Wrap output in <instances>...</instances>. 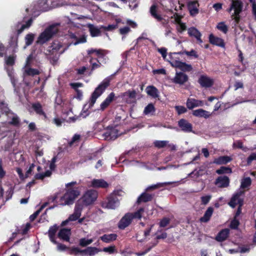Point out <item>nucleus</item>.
Returning a JSON list of instances; mask_svg holds the SVG:
<instances>
[{
	"label": "nucleus",
	"mask_w": 256,
	"mask_h": 256,
	"mask_svg": "<svg viewBox=\"0 0 256 256\" xmlns=\"http://www.w3.org/2000/svg\"><path fill=\"white\" fill-rule=\"evenodd\" d=\"M211 198H212V196H210V195H207V196H202L200 198L202 204H204V205L207 204L210 201Z\"/></svg>",
	"instance_id": "obj_60"
},
{
	"label": "nucleus",
	"mask_w": 256,
	"mask_h": 256,
	"mask_svg": "<svg viewBox=\"0 0 256 256\" xmlns=\"http://www.w3.org/2000/svg\"><path fill=\"white\" fill-rule=\"evenodd\" d=\"M188 80V76L183 72H176L174 77L171 79L172 82L180 85L184 84Z\"/></svg>",
	"instance_id": "obj_9"
},
{
	"label": "nucleus",
	"mask_w": 256,
	"mask_h": 256,
	"mask_svg": "<svg viewBox=\"0 0 256 256\" xmlns=\"http://www.w3.org/2000/svg\"><path fill=\"white\" fill-rule=\"evenodd\" d=\"M132 218L131 212L126 213L118 222V228L120 230H124L130 226L132 220Z\"/></svg>",
	"instance_id": "obj_10"
},
{
	"label": "nucleus",
	"mask_w": 256,
	"mask_h": 256,
	"mask_svg": "<svg viewBox=\"0 0 256 256\" xmlns=\"http://www.w3.org/2000/svg\"><path fill=\"white\" fill-rule=\"evenodd\" d=\"M175 110H176L178 114L180 115L182 114H184L187 112V109L184 106H175Z\"/></svg>",
	"instance_id": "obj_57"
},
{
	"label": "nucleus",
	"mask_w": 256,
	"mask_h": 256,
	"mask_svg": "<svg viewBox=\"0 0 256 256\" xmlns=\"http://www.w3.org/2000/svg\"><path fill=\"white\" fill-rule=\"evenodd\" d=\"M40 74L39 70L36 68H28L24 70V74L25 76H34L36 75H38Z\"/></svg>",
	"instance_id": "obj_36"
},
{
	"label": "nucleus",
	"mask_w": 256,
	"mask_h": 256,
	"mask_svg": "<svg viewBox=\"0 0 256 256\" xmlns=\"http://www.w3.org/2000/svg\"><path fill=\"white\" fill-rule=\"evenodd\" d=\"M118 28L117 24H109L107 26H102L100 28L106 31H112Z\"/></svg>",
	"instance_id": "obj_62"
},
{
	"label": "nucleus",
	"mask_w": 256,
	"mask_h": 256,
	"mask_svg": "<svg viewBox=\"0 0 256 256\" xmlns=\"http://www.w3.org/2000/svg\"><path fill=\"white\" fill-rule=\"evenodd\" d=\"M6 63L8 66H12L15 63V57L14 56H8L6 60Z\"/></svg>",
	"instance_id": "obj_59"
},
{
	"label": "nucleus",
	"mask_w": 256,
	"mask_h": 256,
	"mask_svg": "<svg viewBox=\"0 0 256 256\" xmlns=\"http://www.w3.org/2000/svg\"><path fill=\"white\" fill-rule=\"evenodd\" d=\"M170 218L166 217L160 220L159 223L160 226L161 228H164L170 224Z\"/></svg>",
	"instance_id": "obj_58"
},
{
	"label": "nucleus",
	"mask_w": 256,
	"mask_h": 256,
	"mask_svg": "<svg viewBox=\"0 0 256 256\" xmlns=\"http://www.w3.org/2000/svg\"><path fill=\"white\" fill-rule=\"evenodd\" d=\"M144 208H140L134 212L131 213V217H132V220H133L134 218H138L140 220L142 218V214L144 212Z\"/></svg>",
	"instance_id": "obj_45"
},
{
	"label": "nucleus",
	"mask_w": 256,
	"mask_h": 256,
	"mask_svg": "<svg viewBox=\"0 0 256 256\" xmlns=\"http://www.w3.org/2000/svg\"><path fill=\"white\" fill-rule=\"evenodd\" d=\"M172 184V182H164V183H158L156 184H154V185H152V186H150L148 187L146 190L147 191L152 190L158 188L160 187H162L164 186L170 185Z\"/></svg>",
	"instance_id": "obj_44"
},
{
	"label": "nucleus",
	"mask_w": 256,
	"mask_h": 256,
	"mask_svg": "<svg viewBox=\"0 0 256 256\" xmlns=\"http://www.w3.org/2000/svg\"><path fill=\"white\" fill-rule=\"evenodd\" d=\"M93 240L86 239V238H82L80 240L79 245L82 247L86 246L93 242Z\"/></svg>",
	"instance_id": "obj_50"
},
{
	"label": "nucleus",
	"mask_w": 256,
	"mask_h": 256,
	"mask_svg": "<svg viewBox=\"0 0 256 256\" xmlns=\"http://www.w3.org/2000/svg\"><path fill=\"white\" fill-rule=\"evenodd\" d=\"M198 82L202 88H210L214 84V80L206 76L202 75L198 80Z\"/></svg>",
	"instance_id": "obj_13"
},
{
	"label": "nucleus",
	"mask_w": 256,
	"mask_h": 256,
	"mask_svg": "<svg viewBox=\"0 0 256 256\" xmlns=\"http://www.w3.org/2000/svg\"><path fill=\"white\" fill-rule=\"evenodd\" d=\"M84 206L80 203V200H78L75 204L74 213L80 217Z\"/></svg>",
	"instance_id": "obj_40"
},
{
	"label": "nucleus",
	"mask_w": 256,
	"mask_h": 256,
	"mask_svg": "<svg viewBox=\"0 0 256 256\" xmlns=\"http://www.w3.org/2000/svg\"><path fill=\"white\" fill-rule=\"evenodd\" d=\"M185 54L187 55L188 56H193V57H194L196 58H198V54L197 52L195 50H194L193 49H192L190 52L187 51L186 50H184L183 51H181V52H173V53L171 54L172 55V54H174V55H176V54L182 55V54Z\"/></svg>",
	"instance_id": "obj_35"
},
{
	"label": "nucleus",
	"mask_w": 256,
	"mask_h": 256,
	"mask_svg": "<svg viewBox=\"0 0 256 256\" xmlns=\"http://www.w3.org/2000/svg\"><path fill=\"white\" fill-rule=\"evenodd\" d=\"M150 12L152 16L157 20L158 22H162L163 18L161 14L158 13V7L155 4H152L150 10Z\"/></svg>",
	"instance_id": "obj_26"
},
{
	"label": "nucleus",
	"mask_w": 256,
	"mask_h": 256,
	"mask_svg": "<svg viewBox=\"0 0 256 256\" xmlns=\"http://www.w3.org/2000/svg\"><path fill=\"white\" fill-rule=\"evenodd\" d=\"M192 114L196 116L205 118H208L210 115L208 112L201 108L194 110Z\"/></svg>",
	"instance_id": "obj_31"
},
{
	"label": "nucleus",
	"mask_w": 256,
	"mask_h": 256,
	"mask_svg": "<svg viewBox=\"0 0 256 256\" xmlns=\"http://www.w3.org/2000/svg\"><path fill=\"white\" fill-rule=\"evenodd\" d=\"M88 28H89V30L90 34V36L92 37L98 36L101 34L100 28L94 26L92 24H90L88 26Z\"/></svg>",
	"instance_id": "obj_33"
},
{
	"label": "nucleus",
	"mask_w": 256,
	"mask_h": 256,
	"mask_svg": "<svg viewBox=\"0 0 256 256\" xmlns=\"http://www.w3.org/2000/svg\"><path fill=\"white\" fill-rule=\"evenodd\" d=\"M234 10H242L243 3L240 0H231Z\"/></svg>",
	"instance_id": "obj_39"
},
{
	"label": "nucleus",
	"mask_w": 256,
	"mask_h": 256,
	"mask_svg": "<svg viewBox=\"0 0 256 256\" xmlns=\"http://www.w3.org/2000/svg\"><path fill=\"white\" fill-rule=\"evenodd\" d=\"M34 36L33 34L30 33L26 34L25 36L26 45L28 46L31 45L34 40Z\"/></svg>",
	"instance_id": "obj_48"
},
{
	"label": "nucleus",
	"mask_w": 256,
	"mask_h": 256,
	"mask_svg": "<svg viewBox=\"0 0 256 256\" xmlns=\"http://www.w3.org/2000/svg\"><path fill=\"white\" fill-rule=\"evenodd\" d=\"M118 130L116 126H108L106 129V132L103 134V136L106 140H114L118 136Z\"/></svg>",
	"instance_id": "obj_5"
},
{
	"label": "nucleus",
	"mask_w": 256,
	"mask_h": 256,
	"mask_svg": "<svg viewBox=\"0 0 256 256\" xmlns=\"http://www.w3.org/2000/svg\"><path fill=\"white\" fill-rule=\"evenodd\" d=\"M80 134H75L72 140L68 142V145L71 146H72V144L75 142H76L80 140Z\"/></svg>",
	"instance_id": "obj_64"
},
{
	"label": "nucleus",
	"mask_w": 256,
	"mask_h": 256,
	"mask_svg": "<svg viewBox=\"0 0 256 256\" xmlns=\"http://www.w3.org/2000/svg\"><path fill=\"white\" fill-rule=\"evenodd\" d=\"M198 7L199 4L198 1L194 0L188 2V8L191 16H194L198 14Z\"/></svg>",
	"instance_id": "obj_15"
},
{
	"label": "nucleus",
	"mask_w": 256,
	"mask_h": 256,
	"mask_svg": "<svg viewBox=\"0 0 256 256\" xmlns=\"http://www.w3.org/2000/svg\"><path fill=\"white\" fill-rule=\"evenodd\" d=\"M215 184L220 188H226L230 184L229 178L227 176H218L216 180Z\"/></svg>",
	"instance_id": "obj_19"
},
{
	"label": "nucleus",
	"mask_w": 256,
	"mask_h": 256,
	"mask_svg": "<svg viewBox=\"0 0 256 256\" xmlns=\"http://www.w3.org/2000/svg\"><path fill=\"white\" fill-rule=\"evenodd\" d=\"M186 105L188 109L192 110L195 107L202 106L204 105V102L202 100L188 98L186 100Z\"/></svg>",
	"instance_id": "obj_17"
},
{
	"label": "nucleus",
	"mask_w": 256,
	"mask_h": 256,
	"mask_svg": "<svg viewBox=\"0 0 256 256\" xmlns=\"http://www.w3.org/2000/svg\"><path fill=\"white\" fill-rule=\"evenodd\" d=\"M91 186L94 188H106L108 184L103 179H94L92 181Z\"/></svg>",
	"instance_id": "obj_24"
},
{
	"label": "nucleus",
	"mask_w": 256,
	"mask_h": 256,
	"mask_svg": "<svg viewBox=\"0 0 256 256\" xmlns=\"http://www.w3.org/2000/svg\"><path fill=\"white\" fill-rule=\"evenodd\" d=\"M216 28L224 32V34H226L228 31V26L224 24V22H220L218 23Z\"/></svg>",
	"instance_id": "obj_52"
},
{
	"label": "nucleus",
	"mask_w": 256,
	"mask_h": 256,
	"mask_svg": "<svg viewBox=\"0 0 256 256\" xmlns=\"http://www.w3.org/2000/svg\"><path fill=\"white\" fill-rule=\"evenodd\" d=\"M232 158L228 156H220L214 160V163L216 164H226L228 162H231Z\"/></svg>",
	"instance_id": "obj_28"
},
{
	"label": "nucleus",
	"mask_w": 256,
	"mask_h": 256,
	"mask_svg": "<svg viewBox=\"0 0 256 256\" xmlns=\"http://www.w3.org/2000/svg\"><path fill=\"white\" fill-rule=\"evenodd\" d=\"M115 94L114 92H110L100 105V110H104L106 109L110 104V103L114 100Z\"/></svg>",
	"instance_id": "obj_22"
},
{
	"label": "nucleus",
	"mask_w": 256,
	"mask_h": 256,
	"mask_svg": "<svg viewBox=\"0 0 256 256\" xmlns=\"http://www.w3.org/2000/svg\"><path fill=\"white\" fill-rule=\"evenodd\" d=\"M158 244V242L156 240L155 242H152L151 243L152 245L149 246L147 248H146L144 252H138L136 254L138 256H142L146 254L148 252H149L152 248L156 246Z\"/></svg>",
	"instance_id": "obj_46"
},
{
	"label": "nucleus",
	"mask_w": 256,
	"mask_h": 256,
	"mask_svg": "<svg viewBox=\"0 0 256 256\" xmlns=\"http://www.w3.org/2000/svg\"><path fill=\"white\" fill-rule=\"evenodd\" d=\"M240 225V222L237 218L234 217V218L231 221L230 227L232 229L236 230Z\"/></svg>",
	"instance_id": "obj_55"
},
{
	"label": "nucleus",
	"mask_w": 256,
	"mask_h": 256,
	"mask_svg": "<svg viewBox=\"0 0 256 256\" xmlns=\"http://www.w3.org/2000/svg\"><path fill=\"white\" fill-rule=\"evenodd\" d=\"M232 147L234 148H240L242 150L244 151H246V148H244L243 146V142L240 140L234 142L233 143Z\"/></svg>",
	"instance_id": "obj_54"
},
{
	"label": "nucleus",
	"mask_w": 256,
	"mask_h": 256,
	"mask_svg": "<svg viewBox=\"0 0 256 256\" xmlns=\"http://www.w3.org/2000/svg\"><path fill=\"white\" fill-rule=\"evenodd\" d=\"M188 33L190 36L194 37L199 44H202V40L201 39L202 34L196 28L191 27L189 28Z\"/></svg>",
	"instance_id": "obj_21"
},
{
	"label": "nucleus",
	"mask_w": 256,
	"mask_h": 256,
	"mask_svg": "<svg viewBox=\"0 0 256 256\" xmlns=\"http://www.w3.org/2000/svg\"><path fill=\"white\" fill-rule=\"evenodd\" d=\"M117 234H104L100 238V240L106 243L114 241L116 239Z\"/></svg>",
	"instance_id": "obj_34"
},
{
	"label": "nucleus",
	"mask_w": 256,
	"mask_h": 256,
	"mask_svg": "<svg viewBox=\"0 0 256 256\" xmlns=\"http://www.w3.org/2000/svg\"><path fill=\"white\" fill-rule=\"evenodd\" d=\"M156 111V108L154 105L150 103L147 105L144 110V113L145 114H148L151 112H154Z\"/></svg>",
	"instance_id": "obj_47"
},
{
	"label": "nucleus",
	"mask_w": 256,
	"mask_h": 256,
	"mask_svg": "<svg viewBox=\"0 0 256 256\" xmlns=\"http://www.w3.org/2000/svg\"><path fill=\"white\" fill-rule=\"evenodd\" d=\"M69 254L77 256L79 254H84V250H82L78 247L72 246L69 248Z\"/></svg>",
	"instance_id": "obj_42"
},
{
	"label": "nucleus",
	"mask_w": 256,
	"mask_h": 256,
	"mask_svg": "<svg viewBox=\"0 0 256 256\" xmlns=\"http://www.w3.org/2000/svg\"><path fill=\"white\" fill-rule=\"evenodd\" d=\"M230 234V230L224 228L221 230L216 236L215 240L218 242L224 241L228 238Z\"/></svg>",
	"instance_id": "obj_25"
},
{
	"label": "nucleus",
	"mask_w": 256,
	"mask_h": 256,
	"mask_svg": "<svg viewBox=\"0 0 256 256\" xmlns=\"http://www.w3.org/2000/svg\"><path fill=\"white\" fill-rule=\"evenodd\" d=\"M62 48V44L59 42L57 40H54L52 43L51 46L48 48V49L47 50V52H48V54H58V52Z\"/></svg>",
	"instance_id": "obj_14"
},
{
	"label": "nucleus",
	"mask_w": 256,
	"mask_h": 256,
	"mask_svg": "<svg viewBox=\"0 0 256 256\" xmlns=\"http://www.w3.org/2000/svg\"><path fill=\"white\" fill-rule=\"evenodd\" d=\"M76 184V181H72L66 184L65 192L60 198V202L62 206L73 204L76 198L80 195V188L74 186Z\"/></svg>",
	"instance_id": "obj_1"
},
{
	"label": "nucleus",
	"mask_w": 256,
	"mask_h": 256,
	"mask_svg": "<svg viewBox=\"0 0 256 256\" xmlns=\"http://www.w3.org/2000/svg\"><path fill=\"white\" fill-rule=\"evenodd\" d=\"M60 23L54 24L47 27L43 32L38 36L36 43L37 44H43L49 41L58 32Z\"/></svg>",
	"instance_id": "obj_2"
},
{
	"label": "nucleus",
	"mask_w": 256,
	"mask_h": 256,
	"mask_svg": "<svg viewBox=\"0 0 256 256\" xmlns=\"http://www.w3.org/2000/svg\"><path fill=\"white\" fill-rule=\"evenodd\" d=\"M84 254H88L90 256H92L98 253L100 250L96 247L90 246L84 250Z\"/></svg>",
	"instance_id": "obj_37"
},
{
	"label": "nucleus",
	"mask_w": 256,
	"mask_h": 256,
	"mask_svg": "<svg viewBox=\"0 0 256 256\" xmlns=\"http://www.w3.org/2000/svg\"><path fill=\"white\" fill-rule=\"evenodd\" d=\"M182 16L180 15L178 13L175 12L172 16H171V18L174 19V22L176 24L180 23L182 22Z\"/></svg>",
	"instance_id": "obj_61"
},
{
	"label": "nucleus",
	"mask_w": 256,
	"mask_h": 256,
	"mask_svg": "<svg viewBox=\"0 0 256 256\" xmlns=\"http://www.w3.org/2000/svg\"><path fill=\"white\" fill-rule=\"evenodd\" d=\"M32 18L29 19L26 22V24H22L20 28L18 30V34H20L22 33L25 28H28L32 24Z\"/></svg>",
	"instance_id": "obj_53"
},
{
	"label": "nucleus",
	"mask_w": 256,
	"mask_h": 256,
	"mask_svg": "<svg viewBox=\"0 0 256 256\" xmlns=\"http://www.w3.org/2000/svg\"><path fill=\"white\" fill-rule=\"evenodd\" d=\"M244 194V192L240 190L234 193L231 198L230 201L228 202V204L232 208H234L236 205L239 206L240 202L244 204V198L241 196Z\"/></svg>",
	"instance_id": "obj_7"
},
{
	"label": "nucleus",
	"mask_w": 256,
	"mask_h": 256,
	"mask_svg": "<svg viewBox=\"0 0 256 256\" xmlns=\"http://www.w3.org/2000/svg\"><path fill=\"white\" fill-rule=\"evenodd\" d=\"M88 56H90L92 54H95L96 55L98 56V60H100L102 58H104L106 56V55L107 53L106 50L102 49H94V48H90V50H88Z\"/></svg>",
	"instance_id": "obj_20"
},
{
	"label": "nucleus",
	"mask_w": 256,
	"mask_h": 256,
	"mask_svg": "<svg viewBox=\"0 0 256 256\" xmlns=\"http://www.w3.org/2000/svg\"><path fill=\"white\" fill-rule=\"evenodd\" d=\"M111 80L112 78L110 76L106 78L98 86L95 88L90 100L89 108L93 106L96 99L102 94L106 88L110 86Z\"/></svg>",
	"instance_id": "obj_3"
},
{
	"label": "nucleus",
	"mask_w": 256,
	"mask_h": 256,
	"mask_svg": "<svg viewBox=\"0 0 256 256\" xmlns=\"http://www.w3.org/2000/svg\"><path fill=\"white\" fill-rule=\"evenodd\" d=\"M252 184V180L250 177L244 178L242 180L240 188L244 189L248 188Z\"/></svg>",
	"instance_id": "obj_41"
},
{
	"label": "nucleus",
	"mask_w": 256,
	"mask_h": 256,
	"mask_svg": "<svg viewBox=\"0 0 256 256\" xmlns=\"http://www.w3.org/2000/svg\"><path fill=\"white\" fill-rule=\"evenodd\" d=\"M136 94H137L135 90H128V91L122 93L121 96L122 98L128 96V98L126 99V102L127 104H131L136 102Z\"/></svg>",
	"instance_id": "obj_11"
},
{
	"label": "nucleus",
	"mask_w": 256,
	"mask_h": 256,
	"mask_svg": "<svg viewBox=\"0 0 256 256\" xmlns=\"http://www.w3.org/2000/svg\"><path fill=\"white\" fill-rule=\"evenodd\" d=\"M171 64L172 66L180 69L182 71L181 72H190L192 70V65L185 62L174 60H172Z\"/></svg>",
	"instance_id": "obj_8"
},
{
	"label": "nucleus",
	"mask_w": 256,
	"mask_h": 256,
	"mask_svg": "<svg viewBox=\"0 0 256 256\" xmlns=\"http://www.w3.org/2000/svg\"><path fill=\"white\" fill-rule=\"evenodd\" d=\"M118 204V200L115 196H110L107 199L102 202L101 206L103 208L114 209Z\"/></svg>",
	"instance_id": "obj_6"
},
{
	"label": "nucleus",
	"mask_w": 256,
	"mask_h": 256,
	"mask_svg": "<svg viewBox=\"0 0 256 256\" xmlns=\"http://www.w3.org/2000/svg\"><path fill=\"white\" fill-rule=\"evenodd\" d=\"M178 126L184 132H192V125L186 119L182 118L178 120Z\"/></svg>",
	"instance_id": "obj_12"
},
{
	"label": "nucleus",
	"mask_w": 256,
	"mask_h": 256,
	"mask_svg": "<svg viewBox=\"0 0 256 256\" xmlns=\"http://www.w3.org/2000/svg\"><path fill=\"white\" fill-rule=\"evenodd\" d=\"M168 142L166 140H156L154 144L155 147L158 148H164L166 146Z\"/></svg>",
	"instance_id": "obj_49"
},
{
	"label": "nucleus",
	"mask_w": 256,
	"mask_h": 256,
	"mask_svg": "<svg viewBox=\"0 0 256 256\" xmlns=\"http://www.w3.org/2000/svg\"><path fill=\"white\" fill-rule=\"evenodd\" d=\"M58 226H57L56 224H55L50 226L48 231L50 240L54 244H58V242L56 240V234L58 231Z\"/></svg>",
	"instance_id": "obj_27"
},
{
	"label": "nucleus",
	"mask_w": 256,
	"mask_h": 256,
	"mask_svg": "<svg viewBox=\"0 0 256 256\" xmlns=\"http://www.w3.org/2000/svg\"><path fill=\"white\" fill-rule=\"evenodd\" d=\"M98 198V192L94 190H86L78 200L84 206H87L94 204Z\"/></svg>",
	"instance_id": "obj_4"
},
{
	"label": "nucleus",
	"mask_w": 256,
	"mask_h": 256,
	"mask_svg": "<svg viewBox=\"0 0 256 256\" xmlns=\"http://www.w3.org/2000/svg\"><path fill=\"white\" fill-rule=\"evenodd\" d=\"M0 110L2 114H5L6 116H8V114L10 113V110L8 104L4 100L0 102Z\"/></svg>",
	"instance_id": "obj_38"
},
{
	"label": "nucleus",
	"mask_w": 256,
	"mask_h": 256,
	"mask_svg": "<svg viewBox=\"0 0 256 256\" xmlns=\"http://www.w3.org/2000/svg\"><path fill=\"white\" fill-rule=\"evenodd\" d=\"M14 194V188L12 186H10L8 190L6 192V200L10 199Z\"/></svg>",
	"instance_id": "obj_63"
},
{
	"label": "nucleus",
	"mask_w": 256,
	"mask_h": 256,
	"mask_svg": "<svg viewBox=\"0 0 256 256\" xmlns=\"http://www.w3.org/2000/svg\"><path fill=\"white\" fill-rule=\"evenodd\" d=\"M147 94L153 98H157L159 96L158 90L154 86H148L146 89Z\"/></svg>",
	"instance_id": "obj_30"
},
{
	"label": "nucleus",
	"mask_w": 256,
	"mask_h": 256,
	"mask_svg": "<svg viewBox=\"0 0 256 256\" xmlns=\"http://www.w3.org/2000/svg\"><path fill=\"white\" fill-rule=\"evenodd\" d=\"M213 212V208H208L206 210L205 212L204 216L200 218V221L203 222H208Z\"/></svg>",
	"instance_id": "obj_32"
},
{
	"label": "nucleus",
	"mask_w": 256,
	"mask_h": 256,
	"mask_svg": "<svg viewBox=\"0 0 256 256\" xmlns=\"http://www.w3.org/2000/svg\"><path fill=\"white\" fill-rule=\"evenodd\" d=\"M92 60H93V58H91L90 60V62L92 64V68H91L92 71L94 70H95L96 68H99L100 67V66L102 65L100 62V60H98V58H96V61L98 62V63L92 62Z\"/></svg>",
	"instance_id": "obj_56"
},
{
	"label": "nucleus",
	"mask_w": 256,
	"mask_h": 256,
	"mask_svg": "<svg viewBox=\"0 0 256 256\" xmlns=\"http://www.w3.org/2000/svg\"><path fill=\"white\" fill-rule=\"evenodd\" d=\"M71 235L70 230L66 228H63L59 231L58 236L64 241L70 242Z\"/></svg>",
	"instance_id": "obj_16"
},
{
	"label": "nucleus",
	"mask_w": 256,
	"mask_h": 256,
	"mask_svg": "<svg viewBox=\"0 0 256 256\" xmlns=\"http://www.w3.org/2000/svg\"><path fill=\"white\" fill-rule=\"evenodd\" d=\"M8 124L14 126H19L20 124V120L16 114H14L12 118V120L9 122Z\"/></svg>",
	"instance_id": "obj_51"
},
{
	"label": "nucleus",
	"mask_w": 256,
	"mask_h": 256,
	"mask_svg": "<svg viewBox=\"0 0 256 256\" xmlns=\"http://www.w3.org/2000/svg\"><path fill=\"white\" fill-rule=\"evenodd\" d=\"M153 196L151 194L143 192L138 198L136 202L139 204L141 202H150L152 200Z\"/></svg>",
	"instance_id": "obj_29"
},
{
	"label": "nucleus",
	"mask_w": 256,
	"mask_h": 256,
	"mask_svg": "<svg viewBox=\"0 0 256 256\" xmlns=\"http://www.w3.org/2000/svg\"><path fill=\"white\" fill-rule=\"evenodd\" d=\"M209 42L212 44L218 46L222 48H224L225 46L224 42L222 38L215 36L212 34L209 36Z\"/></svg>",
	"instance_id": "obj_23"
},
{
	"label": "nucleus",
	"mask_w": 256,
	"mask_h": 256,
	"mask_svg": "<svg viewBox=\"0 0 256 256\" xmlns=\"http://www.w3.org/2000/svg\"><path fill=\"white\" fill-rule=\"evenodd\" d=\"M232 172V170L230 168L224 166H222L219 169L216 170V173L218 174H231Z\"/></svg>",
	"instance_id": "obj_43"
},
{
	"label": "nucleus",
	"mask_w": 256,
	"mask_h": 256,
	"mask_svg": "<svg viewBox=\"0 0 256 256\" xmlns=\"http://www.w3.org/2000/svg\"><path fill=\"white\" fill-rule=\"evenodd\" d=\"M32 108L37 114L40 116H44V118H47V116L42 108V105L40 102L32 104Z\"/></svg>",
	"instance_id": "obj_18"
}]
</instances>
